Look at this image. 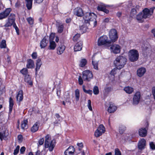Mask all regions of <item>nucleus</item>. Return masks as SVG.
I'll return each instance as SVG.
<instances>
[{"label":"nucleus","mask_w":155,"mask_h":155,"mask_svg":"<svg viewBox=\"0 0 155 155\" xmlns=\"http://www.w3.org/2000/svg\"><path fill=\"white\" fill-rule=\"evenodd\" d=\"M55 141L52 139L51 135L47 134L45 137L44 147L50 152L52 151L55 146Z\"/></svg>","instance_id":"f257e3e1"},{"label":"nucleus","mask_w":155,"mask_h":155,"mask_svg":"<svg viewBox=\"0 0 155 155\" xmlns=\"http://www.w3.org/2000/svg\"><path fill=\"white\" fill-rule=\"evenodd\" d=\"M126 62L127 59L125 57L119 56L116 58L114 64L117 69H120L124 67Z\"/></svg>","instance_id":"f03ea898"},{"label":"nucleus","mask_w":155,"mask_h":155,"mask_svg":"<svg viewBox=\"0 0 155 155\" xmlns=\"http://www.w3.org/2000/svg\"><path fill=\"white\" fill-rule=\"evenodd\" d=\"M111 41L108 39L106 35H103L100 37L98 41V45L99 46L104 45L108 47L111 44Z\"/></svg>","instance_id":"7ed1b4c3"},{"label":"nucleus","mask_w":155,"mask_h":155,"mask_svg":"<svg viewBox=\"0 0 155 155\" xmlns=\"http://www.w3.org/2000/svg\"><path fill=\"white\" fill-rule=\"evenodd\" d=\"M139 54L138 51L134 49L130 50L128 53L129 60L132 62L137 61L139 58Z\"/></svg>","instance_id":"20e7f679"},{"label":"nucleus","mask_w":155,"mask_h":155,"mask_svg":"<svg viewBox=\"0 0 155 155\" xmlns=\"http://www.w3.org/2000/svg\"><path fill=\"white\" fill-rule=\"evenodd\" d=\"M109 35L111 43L115 42L118 38L117 31L115 29H112L110 31Z\"/></svg>","instance_id":"39448f33"},{"label":"nucleus","mask_w":155,"mask_h":155,"mask_svg":"<svg viewBox=\"0 0 155 155\" xmlns=\"http://www.w3.org/2000/svg\"><path fill=\"white\" fill-rule=\"evenodd\" d=\"M83 78L84 81H89L93 78L92 72L88 70H86L83 72Z\"/></svg>","instance_id":"423d86ee"},{"label":"nucleus","mask_w":155,"mask_h":155,"mask_svg":"<svg viewBox=\"0 0 155 155\" xmlns=\"http://www.w3.org/2000/svg\"><path fill=\"white\" fill-rule=\"evenodd\" d=\"M122 48L118 44H114L110 47V49L111 53L114 54H118L120 53Z\"/></svg>","instance_id":"0eeeda50"},{"label":"nucleus","mask_w":155,"mask_h":155,"mask_svg":"<svg viewBox=\"0 0 155 155\" xmlns=\"http://www.w3.org/2000/svg\"><path fill=\"white\" fill-rule=\"evenodd\" d=\"M141 98L140 93L139 91L136 92L134 94L133 98L132 104L134 105H137L139 102Z\"/></svg>","instance_id":"6e6552de"},{"label":"nucleus","mask_w":155,"mask_h":155,"mask_svg":"<svg viewBox=\"0 0 155 155\" xmlns=\"http://www.w3.org/2000/svg\"><path fill=\"white\" fill-rule=\"evenodd\" d=\"M153 12V9L150 8L149 9L147 8H145L143 10V14L144 18H149L152 15Z\"/></svg>","instance_id":"1a4fd4ad"},{"label":"nucleus","mask_w":155,"mask_h":155,"mask_svg":"<svg viewBox=\"0 0 155 155\" xmlns=\"http://www.w3.org/2000/svg\"><path fill=\"white\" fill-rule=\"evenodd\" d=\"M95 15L93 13L86 12L84 15L83 18L86 23H88L93 18V15Z\"/></svg>","instance_id":"9d476101"},{"label":"nucleus","mask_w":155,"mask_h":155,"mask_svg":"<svg viewBox=\"0 0 155 155\" xmlns=\"http://www.w3.org/2000/svg\"><path fill=\"white\" fill-rule=\"evenodd\" d=\"M146 72V69L145 68L142 67L139 68L137 71V74L139 77H143Z\"/></svg>","instance_id":"9b49d317"},{"label":"nucleus","mask_w":155,"mask_h":155,"mask_svg":"<svg viewBox=\"0 0 155 155\" xmlns=\"http://www.w3.org/2000/svg\"><path fill=\"white\" fill-rule=\"evenodd\" d=\"M11 11V8H8L4 12L0 13V20L6 18L9 15Z\"/></svg>","instance_id":"f8f14e48"},{"label":"nucleus","mask_w":155,"mask_h":155,"mask_svg":"<svg viewBox=\"0 0 155 155\" xmlns=\"http://www.w3.org/2000/svg\"><path fill=\"white\" fill-rule=\"evenodd\" d=\"M93 19L87 23V25H88L89 26L90 25L92 27L94 28L97 25V21L96 19L97 16L95 15H93Z\"/></svg>","instance_id":"ddd939ff"},{"label":"nucleus","mask_w":155,"mask_h":155,"mask_svg":"<svg viewBox=\"0 0 155 155\" xmlns=\"http://www.w3.org/2000/svg\"><path fill=\"white\" fill-rule=\"evenodd\" d=\"M87 23H86L83 25L80 26V31L81 33L83 34L89 31L88 27L89 26L88 25H87Z\"/></svg>","instance_id":"4468645a"},{"label":"nucleus","mask_w":155,"mask_h":155,"mask_svg":"<svg viewBox=\"0 0 155 155\" xmlns=\"http://www.w3.org/2000/svg\"><path fill=\"white\" fill-rule=\"evenodd\" d=\"M14 15H12V17H10L8 19L7 21L6 22L5 24L4 25V26L5 27H8L11 26L15 22Z\"/></svg>","instance_id":"2eb2a0df"},{"label":"nucleus","mask_w":155,"mask_h":155,"mask_svg":"<svg viewBox=\"0 0 155 155\" xmlns=\"http://www.w3.org/2000/svg\"><path fill=\"white\" fill-rule=\"evenodd\" d=\"M74 151V147L70 146L65 151L64 153L65 155H73Z\"/></svg>","instance_id":"dca6fc26"},{"label":"nucleus","mask_w":155,"mask_h":155,"mask_svg":"<svg viewBox=\"0 0 155 155\" xmlns=\"http://www.w3.org/2000/svg\"><path fill=\"white\" fill-rule=\"evenodd\" d=\"M146 140L144 139H141L138 143V147L139 149L141 150L144 149L146 145Z\"/></svg>","instance_id":"f3484780"},{"label":"nucleus","mask_w":155,"mask_h":155,"mask_svg":"<svg viewBox=\"0 0 155 155\" xmlns=\"http://www.w3.org/2000/svg\"><path fill=\"white\" fill-rule=\"evenodd\" d=\"M117 109V107L114 104L110 103L107 110L108 112L111 113L114 112Z\"/></svg>","instance_id":"a211bd4d"},{"label":"nucleus","mask_w":155,"mask_h":155,"mask_svg":"<svg viewBox=\"0 0 155 155\" xmlns=\"http://www.w3.org/2000/svg\"><path fill=\"white\" fill-rule=\"evenodd\" d=\"M65 49L64 45H61L58 47L57 50V53L58 55H61L64 52Z\"/></svg>","instance_id":"6ab92c4d"},{"label":"nucleus","mask_w":155,"mask_h":155,"mask_svg":"<svg viewBox=\"0 0 155 155\" xmlns=\"http://www.w3.org/2000/svg\"><path fill=\"white\" fill-rule=\"evenodd\" d=\"M48 37L45 36L41 41L40 46L41 48H45L47 45L48 41Z\"/></svg>","instance_id":"aec40b11"},{"label":"nucleus","mask_w":155,"mask_h":155,"mask_svg":"<svg viewBox=\"0 0 155 155\" xmlns=\"http://www.w3.org/2000/svg\"><path fill=\"white\" fill-rule=\"evenodd\" d=\"M40 123L38 122H35L31 127V131L32 133H35L37 131L38 129Z\"/></svg>","instance_id":"412c9836"},{"label":"nucleus","mask_w":155,"mask_h":155,"mask_svg":"<svg viewBox=\"0 0 155 155\" xmlns=\"http://www.w3.org/2000/svg\"><path fill=\"white\" fill-rule=\"evenodd\" d=\"M82 43L80 41L76 44L74 47V51H81L82 47Z\"/></svg>","instance_id":"4be33fe9"},{"label":"nucleus","mask_w":155,"mask_h":155,"mask_svg":"<svg viewBox=\"0 0 155 155\" xmlns=\"http://www.w3.org/2000/svg\"><path fill=\"white\" fill-rule=\"evenodd\" d=\"M74 14L78 16H81L83 14L82 9L80 8H77L74 9Z\"/></svg>","instance_id":"5701e85b"},{"label":"nucleus","mask_w":155,"mask_h":155,"mask_svg":"<svg viewBox=\"0 0 155 155\" xmlns=\"http://www.w3.org/2000/svg\"><path fill=\"white\" fill-rule=\"evenodd\" d=\"M106 7L105 5L102 4L98 6L97 9L99 11H102L106 13H108L109 11L105 8Z\"/></svg>","instance_id":"b1692460"},{"label":"nucleus","mask_w":155,"mask_h":155,"mask_svg":"<svg viewBox=\"0 0 155 155\" xmlns=\"http://www.w3.org/2000/svg\"><path fill=\"white\" fill-rule=\"evenodd\" d=\"M26 66L28 68H34L35 67V64L34 61L31 59L28 60L27 61Z\"/></svg>","instance_id":"393cba45"},{"label":"nucleus","mask_w":155,"mask_h":155,"mask_svg":"<svg viewBox=\"0 0 155 155\" xmlns=\"http://www.w3.org/2000/svg\"><path fill=\"white\" fill-rule=\"evenodd\" d=\"M124 90L126 93L128 94H132L134 91L133 88L130 86H127L124 87Z\"/></svg>","instance_id":"a878e982"},{"label":"nucleus","mask_w":155,"mask_h":155,"mask_svg":"<svg viewBox=\"0 0 155 155\" xmlns=\"http://www.w3.org/2000/svg\"><path fill=\"white\" fill-rule=\"evenodd\" d=\"M56 44L54 41H49V45L48 47V49L50 50H53L56 47Z\"/></svg>","instance_id":"bb28decb"},{"label":"nucleus","mask_w":155,"mask_h":155,"mask_svg":"<svg viewBox=\"0 0 155 155\" xmlns=\"http://www.w3.org/2000/svg\"><path fill=\"white\" fill-rule=\"evenodd\" d=\"M23 97V91L22 90H20L16 96L17 101L20 102L22 100Z\"/></svg>","instance_id":"cd10ccee"},{"label":"nucleus","mask_w":155,"mask_h":155,"mask_svg":"<svg viewBox=\"0 0 155 155\" xmlns=\"http://www.w3.org/2000/svg\"><path fill=\"white\" fill-rule=\"evenodd\" d=\"M139 135L142 137H145L147 133V131L145 128H141L139 130Z\"/></svg>","instance_id":"c85d7f7f"},{"label":"nucleus","mask_w":155,"mask_h":155,"mask_svg":"<svg viewBox=\"0 0 155 155\" xmlns=\"http://www.w3.org/2000/svg\"><path fill=\"white\" fill-rule=\"evenodd\" d=\"M137 19L139 22L142 23L144 21L143 16L142 13H140L137 16Z\"/></svg>","instance_id":"c756f323"},{"label":"nucleus","mask_w":155,"mask_h":155,"mask_svg":"<svg viewBox=\"0 0 155 155\" xmlns=\"http://www.w3.org/2000/svg\"><path fill=\"white\" fill-rule=\"evenodd\" d=\"M94 55L92 57V64L94 66V69L96 70L98 69V61H95L94 59Z\"/></svg>","instance_id":"7c9ffc66"},{"label":"nucleus","mask_w":155,"mask_h":155,"mask_svg":"<svg viewBox=\"0 0 155 155\" xmlns=\"http://www.w3.org/2000/svg\"><path fill=\"white\" fill-rule=\"evenodd\" d=\"M28 121L27 119L24 120L21 123V127L22 129H27L28 127L27 124Z\"/></svg>","instance_id":"2f4dec72"},{"label":"nucleus","mask_w":155,"mask_h":155,"mask_svg":"<svg viewBox=\"0 0 155 155\" xmlns=\"http://www.w3.org/2000/svg\"><path fill=\"white\" fill-rule=\"evenodd\" d=\"M25 81L28 83L31 86L32 85V83L31 80V78L28 75H25Z\"/></svg>","instance_id":"473e14b6"},{"label":"nucleus","mask_w":155,"mask_h":155,"mask_svg":"<svg viewBox=\"0 0 155 155\" xmlns=\"http://www.w3.org/2000/svg\"><path fill=\"white\" fill-rule=\"evenodd\" d=\"M32 0H26V4L27 8L30 10L32 6Z\"/></svg>","instance_id":"72a5a7b5"},{"label":"nucleus","mask_w":155,"mask_h":155,"mask_svg":"<svg viewBox=\"0 0 155 155\" xmlns=\"http://www.w3.org/2000/svg\"><path fill=\"white\" fill-rule=\"evenodd\" d=\"M75 96L76 101H78L80 97V91L78 89H77L75 90Z\"/></svg>","instance_id":"f704fd0d"},{"label":"nucleus","mask_w":155,"mask_h":155,"mask_svg":"<svg viewBox=\"0 0 155 155\" xmlns=\"http://www.w3.org/2000/svg\"><path fill=\"white\" fill-rule=\"evenodd\" d=\"M87 63V61L86 59H82L81 60L79 65L81 67H83Z\"/></svg>","instance_id":"c9c22d12"},{"label":"nucleus","mask_w":155,"mask_h":155,"mask_svg":"<svg viewBox=\"0 0 155 155\" xmlns=\"http://www.w3.org/2000/svg\"><path fill=\"white\" fill-rule=\"evenodd\" d=\"M9 111L11 112L12 109L14 105L13 101L12 99L10 97L9 98Z\"/></svg>","instance_id":"e433bc0d"},{"label":"nucleus","mask_w":155,"mask_h":155,"mask_svg":"<svg viewBox=\"0 0 155 155\" xmlns=\"http://www.w3.org/2000/svg\"><path fill=\"white\" fill-rule=\"evenodd\" d=\"M97 129L101 132L102 134L104 133L105 131V129L104 126L102 124L100 125Z\"/></svg>","instance_id":"4c0bfd02"},{"label":"nucleus","mask_w":155,"mask_h":155,"mask_svg":"<svg viewBox=\"0 0 155 155\" xmlns=\"http://www.w3.org/2000/svg\"><path fill=\"white\" fill-rule=\"evenodd\" d=\"M126 130L125 127L124 125H120L119 127V132L120 134H122Z\"/></svg>","instance_id":"58836bf2"},{"label":"nucleus","mask_w":155,"mask_h":155,"mask_svg":"<svg viewBox=\"0 0 155 155\" xmlns=\"http://www.w3.org/2000/svg\"><path fill=\"white\" fill-rule=\"evenodd\" d=\"M82 88L83 90V91L85 93L89 94L91 95L92 94V90H87L85 89V86L84 85H83L82 86Z\"/></svg>","instance_id":"ea45409f"},{"label":"nucleus","mask_w":155,"mask_h":155,"mask_svg":"<svg viewBox=\"0 0 155 155\" xmlns=\"http://www.w3.org/2000/svg\"><path fill=\"white\" fill-rule=\"evenodd\" d=\"M64 29V26L62 25H59L57 27L58 31L59 33H61Z\"/></svg>","instance_id":"a19ab883"},{"label":"nucleus","mask_w":155,"mask_h":155,"mask_svg":"<svg viewBox=\"0 0 155 155\" xmlns=\"http://www.w3.org/2000/svg\"><path fill=\"white\" fill-rule=\"evenodd\" d=\"M102 134V133L97 129L94 132V136L96 137H98L101 136Z\"/></svg>","instance_id":"79ce46f5"},{"label":"nucleus","mask_w":155,"mask_h":155,"mask_svg":"<svg viewBox=\"0 0 155 155\" xmlns=\"http://www.w3.org/2000/svg\"><path fill=\"white\" fill-rule=\"evenodd\" d=\"M94 94L95 95H97L99 93V91L98 87L97 86H95L93 89Z\"/></svg>","instance_id":"37998d69"},{"label":"nucleus","mask_w":155,"mask_h":155,"mask_svg":"<svg viewBox=\"0 0 155 155\" xmlns=\"http://www.w3.org/2000/svg\"><path fill=\"white\" fill-rule=\"evenodd\" d=\"M5 133L4 132H0V139L2 140L3 139L5 140L6 139V137Z\"/></svg>","instance_id":"c03bdc74"},{"label":"nucleus","mask_w":155,"mask_h":155,"mask_svg":"<svg viewBox=\"0 0 155 155\" xmlns=\"http://www.w3.org/2000/svg\"><path fill=\"white\" fill-rule=\"evenodd\" d=\"M6 41L4 40H2L0 45V48H6Z\"/></svg>","instance_id":"a18cd8bd"},{"label":"nucleus","mask_w":155,"mask_h":155,"mask_svg":"<svg viewBox=\"0 0 155 155\" xmlns=\"http://www.w3.org/2000/svg\"><path fill=\"white\" fill-rule=\"evenodd\" d=\"M137 11L135 9L133 8L131 10L130 15L132 17H134L136 14Z\"/></svg>","instance_id":"49530a36"},{"label":"nucleus","mask_w":155,"mask_h":155,"mask_svg":"<svg viewBox=\"0 0 155 155\" xmlns=\"http://www.w3.org/2000/svg\"><path fill=\"white\" fill-rule=\"evenodd\" d=\"M87 107L90 111L92 110V109L91 105V102L90 100H89L87 101Z\"/></svg>","instance_id":"de8ad7c7"},{"label":"nucleus","mask_w":155,"mask_h":155,"mask_svg":"<svg viewBox=\"0 0 155 155\" xmlns=\"http://www.w3.org/2000/svg\"><path fill=\"white\" fill-rule=\"evenodd\" d=\"M20 72L22 74L24 75H27V74L28 73V70L26 68H24L22 69L21 71Z\"/></svg>","instance_id":"09e8293b"},{"label":"nucleus","mask_w":155,"mask_h":155,"mask_svg":"<svg viewBox=\"0 0 155 155\" xmlns=\"http://www.w3.org/2000/svg\"><path fill=\"white\" fill-rule=\"evenodd\" d=\"M19 146L18 145L17 146L16 148L14 150L13 154L14 155H16L18 153L19 151Z\"/></svg>","instance_id":"8fccbe9b"},{"label":"nucleus","mask_w":155,"mask_h":155,"mask_svg":"<svg viewBox=\"0 0 155 155\" xmlns=\"http://www.w3.org/2000/svg\"><path fill=\"white\" fill-rule=\"evenodd\" d=\"M77 145L78 146V149L79 151L81 150V149L83 147V145L82 143H78Z\"/></svg>","instance_id":"3c124183"},{"label":"nucleus","mask_w":155,"mask_h":155,"mask_svg":"<svg viewBox=\"0 0 155 155\" xmlns=\"http://www.w3.org/2000/svg\"><path fill=\"white\" fill-rule=\"evenodd\" d=\"M27 20L30 25H32L33 24V20L31 17H29L27 19Z\"/></svg>","instance_id":"603ef678"},{"label":"nucleus","mask_w":155,"mask_h":155,"mask_svg":"<svg viewBox=\"0 0 155 155\" xmlns=\"http://www.w3.org/2000/svg\"><path fill=\"white\" fill-rule=\"evenodd\" d=\"M55 37V34L54 33H52L49 36V41H54L53 40Z\"/></svg>","instance_id":"864d4df0"},{"label":"nucleus","mask_w":155,"mask_h":155,"mask_svg":"<svg viewBox=\"0 0 155 155\" xmlns=\"http://www.w3.org/2000/svg\"><path fill=\"white\" fill-rule=\"evenodd\" d=\"M80 37V35L79 34H76L73 37V41H76Z\"/></svg>","instance_id":"5fc2aeb1"},{"label":"nucleus","mask_w":155,"mask_h":155,"mask_svg":"<svg viewBox=\"0 0 155 155\" xmlns=\"http://www.w3.org/2000/svg\"><path fill=\"white\" fill-rule=\"evenodd\" d=\"M117 68L113 69L111 71L110 74L113 76L114 75L117 71Z\"/></svg>","instance_id":"6e6d98bb"},{"label":"nucleus","mask_w":155,"mask_h":155,"mask_svg":"<svg viewBox=\"0 0 155 155\" xmlns=\"http://www.w3.org/2000/svg\"><path fill=\"white\" fill-rule=\"evenodd\" d=\"M121 153L118 148H116L115 150V155H121Z\"/></svg>","instance_id":"4d7b16f0"},{"label":"nucleus","mask_w":155,"mask_h":155,"mask_svg":"<svg viewBox=\"0 0 155 155\" xmlns=\"http://www.w3.org/2000/svg\"><path fill=\"white\" fill-rule=\"evenodd\" d=\"M41 64L42 63H36L35 70L36 71L39 69Z\"/></svg>","instance_id":"13d9d810"},{"label":"nucleus","mask_w":155,"mask_h":155,"mask_svg":"<svg viewBox=\"0 0 155 155\" xmlns=\"http://www.w3.org/2000/svg\"><path fill=\"white\" fill-rule=\"evenodd\" d=\"M150 148H151L152 149H155V145L153 142H151L150 143Z\"/></svg>","instance_id":"bf43d9fd"},{"label":"nucleus","mask_w":155,"mask_h":155,"mask_svg":"<svg viewBox=\"0 0 155 155\" xmlns=\"http://www.w3.org/2000/svg\"><path fill=\"white\" fill-rule=\"evenodd\" d=\"M152 93L153 96V98L155 100V87H153L152 88Z\"/></svg>","instance_id":"052dcab7"},{"label":"nucleus","mask_w":155,"mask_h":155,"mask_svg":"<svg viewBox=\"0 0 155 155\" xmlns=\"http://www.w3.org/2000/svg\"><path fill=\"white\" fill-rule=\"evenodd\" d=\"M78 82L80 85H82L83 84V81L81 76H79V77Z\"/></svg>","instance_id":"680f3d73"},{"label":"nucleus","mask_w":155,"mask_h":155,"mask_svg":"<svg viewBox=\"0 0 155 155\" xmlns=\"http://www.w3.org/2000/svg\"><path fill=\"white\" fill-rule=\"evenodd\" d=\"M44 141V139L43 138H42L40 139L38 141V143L40 145H42L43 144Z\"/></svg>","instance_id":"e2e57ef3"},{"label":"nucleus","mask_w":155,"mask_h":155,"mask_svg":"<svg viewBox=\"0 0 155 155\" xmlns=\"http://www.w3.org/2000/svg\"><path fill=\"white\" fill-rule=\"evenodd\" d=\"M32 58L34 59H35L37 57V54L36 52L33 53L31 55Z\"/></svg>","instance_id":"0e129e2a"},{"label":"nucleus","mask_w":155,"mask_h":155,"mask_svg":"<svg viewBox=\"0 0 155 155\" xmlns=\"http://www.w3.org/2000/svg\"><path fill=\"white\" fill-rule=\"evenodd\" d=\"M25 150V148L24 147H22L20 150V153L21 154L23 153Z\"/></svg>","instance_id":"69168bd1"},{"label":"nucleus","mask_w":155,"mask_h":155,"mask_svg":"<svg viewBox=\"0 0 155 155\" xmlns=\"http://www.w3.org/2000/svg\"><path fill=\"white\" fill-rule=\"evenodd\" d=\"M18 138L19 142H21L23 139L22 136L21 135H19L18 137Z\"/></svg>","instance_id":"338daca9"},{"label":"nucleus","mask_w":155,"mask_h":155,"mask_svg":"<svg viewBox=\"0 0 155 155\" xmlns=\"http://www.w3.org/2000/svg\"><path fill=\"white\" fill-rule=\"evenodd\" d=\"M112 90V88L111 87H106L105 89V90L106 92H109L110 91H111Z\"/></svg>","instance_id":"774afa93"}]
</instances>
